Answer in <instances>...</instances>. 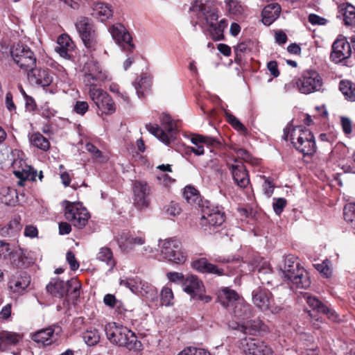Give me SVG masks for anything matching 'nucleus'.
I'll return each mask as SVG.
<instances>
[{"label": "nucleus", "instance_id": "obj_1", "mask_svg": "<svg viewBox=\"0 0 355 355\" xmlns=\"http://www.w3.org/2000/svg\"><path fill=\"white\" fill-rule=\"evenodd\" d=\"M190 10L202 32L213 40L223 39L224 30L227 26V21L221 17L216 0H194Z\"/></svg>", "mask_w": 355, "mask_h": 355}, {"label": "nucleus", "instance_id": "obj_2", "mask_svg": "<svg viewBox=\"0 0 355 355\" xmlns=\"http://www.w3.org/2000/svg\"><path fill=\"white\" fill-rule=\"evenodd\" d=\"M279 268L284 277L291 284L293 288L306 289L310 286L309 273L301 266L294 255L286 256L283 263Z\"/></svg>", "mask_w": 355, "mask_h": 355}, {"label": "nucleus", "instance_id": "obj_3", "mask_svg": "<svg viewBox=\"0 0 355 355\" xmlns=\"http://www.w3.org/2000/svg\"><path fill=\"white\" fill-rule=\"evenodd\" d=\"M282 138L290 140L293 147L304 156L313 155L316 152V144L313 133L302 126L287 127Z\"/></svg>", "mask_w": 355, "mask_h": 355}, {"label": "nucleus", "instance_id": "obj_4", "mask_svg": "<svg viewBox=\"0 0 355 355\" xmlns=\"http://www.w3.org/2000/svg\"><path fill=\"white\" fill-rule=\"evenodd\" d=\"M105 331L107 339L115 345L134 352L142 349V344L135 334L123 325L116 322L109 323L105 326Z\"/></svg>", "mask_w": 355, "mask_h": 355}, {"label": "nucleus", "instance_id": "obj_5", "mask_svg": "<svg viewBox=\"0 0 355 355\" xmlns=\"http://www.w3.org/2000/svg\"><path fill=\"white\" fill-rule=\"evenodd\" d=\"M82 72L83 82L87 92H92L93 89L101 88L103 83L107 78L106 71H103L99 63L93 59L84 64Z\"/></svg>", "mask_w": 355, "mask_h": 355}, {"label": "nucleus", "instance_id": "obj_6", "mask_svg": "<svg viewBox=\"0 0 355 355\" xmlns=\"http://www.w3.org/2000/svg\"><path fill=\"white\" fill-rule=\"evenodd\" d=\"M296 85L298 91L304 94H309L321 90L323 81L320 75L312 69L304 71L296 79L295 83L291 82L285 85V89L288 90Z\"/></svg>", "mask_w": 355, "mask_h": 355}, {"label": "nucleus", "instance_id": "obj_7", "mask_svg": "<svg viewBox=\"0 0 355 355\" xmlns=\"http://www.w3.org/2000/svg\"><path fill=\"white\" fill-rule=\"evenodd\" d=\"M162 125L164 130L157 125L147 124L146 129L165 144L168 145L175 139L176 123L168 114H163L161 118Z\"/></svg>", "mask_w": 355, "mask_h": 355}, {"label": "nucleus", "instance_id": "obj_8", "mask_svg": "<svg viewBox=\"0 0 355 355\" xmlns=\"http://www.w3.org/2000/svg\"><path fill=\"white\" fill-rule=\"evenodd\" d=\"M46 291L52 296L62 298L71 289L75 297L79 295V282L76 279L63 281L59 278L52 279L46 285Z\"/></svg>", "mask_w": 355, "mask_h": 355}, {"label": "nucleus", "instance_id": "obj_9", "mask_svg": "<svg viewBox=\"0 0 355 355\" xmlns=\"http://www.w3.org/2000/svg\"><path fill=\"white\" fill-rule=\"evenodd\" d=\"M11 55L15 63L25 71H29L36 65V57L27 45L17 44L11 49Z\"/></svg>", "mask_w": 355, "mask_h": 355}, {"label": "nucleus", "instance_id": "obj_10", "mask_svg": "<svg viewBox=\"0 0 355 355\" xmlns=\"http://www.w3.org/2000/svg\"><path fill=\"white\" fill-rule=\"evenodd\" d=\"M67 205L65 207V218L71 223V224L78 228L84 227L90 217L87 209L82 204L78 202H67Z\"/></svg>", "mask_w": 355, "mask_h": 355}, {"label": "nucleus", "instance_id": "obj_11", "mask_svg": "<svg viewBox=\"0 0 355 355\" xmlns=\"http://www.w3.org/2000/svg\"><path fill=\"white\" fill-rule=\"evenodd\" d=\"M161 255L168 261L182 264L186 260V255L182 250L181 243L175 239H167L160 246Z\"/></svg>", "mask_w": 355, "mask_h": 355}, {"label": "nucleus", "instance_id": "obj_12", "mask_svg": "<svg viewBox=\"0 0 355 355\" xmlns=\"http://www.w3.org/2000/svg\"><path fill=\"white\" fill-rule=\"evenodd\" d=\"M119 284L128 288L133 293L146 298L153 297L156 294L154 286L139 277L121 279Z\"/></svg>", "mask_w": 355, "mask_h": 355}, {"label": "nucleus", "instance_id": "obj_13", "mask_svg": "<svg viewBox=\"0 0 355 355\" xmlns=\"http://www.w3.org/2000/svg\"><path fill=\"white\" fill-rule=\"evenodd\" d=\"M88 94L92 101L103 114L109 115L116 111V106L113 99L101 88L96 89H93L92 92H88Z\"/></svg>", "mask_w": 355, "mask_h": 355}, {"label": "nucleus", "instance_id": "obj_14", "mask_svg": "<svg viewBox=\"0 0 355 355\" xmlns=\"http://www.w3.org/2000/svg\"><path fill=\"white\" fill-rule=\"evenodd\" d=\"M252 302L261 311H270L277 313L282 309L279 306H275L272 293L267 289L257 288L252 292Z\"/></svg>", "mask_w": 355, "mask_h": 355}, {"label": "nucleus", "instance_id": "obj_15", "mask_svg": "<svg viewBox=\"0 0 355 355\" xmlns=\"http://www.w3.org/2000/svg\"><path fill=\"white\" fill-rule=\"evenodd\" d=\"M109 31L113 40L123 51L132 52L135 49L132 38L123 24H115L109 28Z\"/></svg>", "mask_w": 355, "mask_h": 355}, {"label": "nucleus", "instance_id": "obj_16", "mask_svg": "<svg viewBox=\"0 0 355 355\" xmlns=\"http://www.w3.org/2000/svg\"><path fill=\"white\" fill-rule=\"evenodd\" d=\"M352 55L350 43L344 37H338L332 44L330 55L331 60L335 63H339L349 58Z\"/></svg>", "mask_w": 355, "mask_h": 355}, {"label": "nucleus", "instance_id": "obj_17", "mask_svg": "<svg viewBox=\"0 0 355 355\" xmlns=\"http://www.w3.org/2000/svg\"><path fill=\"white\" fill-rule=\"evenodd\" d=\"M225 221V213L222 211L218 207H207L202 209V214L201 217V224L203 226H209L216 227L221 225Z\"/></svg>", "mask_w": 355, "mask_h": 355}, {"label": "nucleus", "instance_id": "obj_18", "mask_svg": "<svg viewBox=\"0 0 355 355\" xmlns=\"http://www.w3.org/2000/svg\"><path fill=\"white\" fill-rule=\"evenodd\" d=\"M134 202L139 209L147 207L150 204V187L146 182L137 180L133 184Z\"/></svg>", "mask_w": 355, "mask_h": 355}, {"label": "nucleus", "instance_id": "obj_19", "mask_svg": "<svg viewBox=\"0 0 355 355\" xmlns=\"http://www.w3.org/2000/svg\"><path fill=\"white\" fill-rule=\"evenodd\" d=\"M228 311L238 324H241L248 320L252 315L251 306L246 303L243 298L239 300Z\"/></svg>", "mask_w": 355, "mask_h": 355}, {"label": "nucleus", "instance_id": "obj_20", "mask_svg": "<svg viewBox=\"0 0 355 355\" xmlns=\"http://www.w3.org/2000/svg\"><path fill=\"white\" fill-rule=\"evenodd\" d=\"M193 268L202 273H208L223 276L225 275L224 268H219L218 266L211 263L206 258H200L192 262Z\"/></svg>", "mask_w": 355, "mask_h": 355}, {"label": "nucleus", "instance_id": "obj_21", "mask_svg": "<svg viewBox=\"0 0 355 355\" xmlns=\"http://www.w3.org/2000/svg\"><path fill=\"white\" fill-rule=\"evenodd\" d=\"M303 297L308 305L312 308L313 311L326 314L327 317L333 321L337 320L338 315L335 311L322 304L317 297H313L307 293H304Z\"/></svg>", "mask_w": 355, "mask_h": 355}, {"label": "nucleus", "instance_id": "obj_22", "mask_svg": "<svg viewBox=\"0 0 355 355\" xmlns=\"http://www.w3.org/2000/svg\"><path fill=\"white\" fill-rule=\"evenodd\" d=\"M28 71L30 80L43 87L50 85L53 81V77L48 69L33 67Z\"/></svg>", "mask_w": 355, "mask_h": 355}, {"label": "nucleus", "instance_id": "obj_23", "mask_svg": "<svg viewBox=\"0 0 355 355\" xmlns=\"http://www.w3.org/2000/svg\"><path fill=\"white\" fill-rule=\"evenodd\" d=\"M234 183L240 188L244 189L250 184V178L245 166L240 163L230 166Z\"/></svg>", "mask_w": 355, "mask_h": 355}, {"label": "nucleus", "instance_id": "obj_24", "mask_svg": "<svg viewBox=\"0 0 355 355\" xmlns=\"http://www.w3.org/2000/svg\"><path fill=\"white\" fill-rule=\"evenodd\" d=\"M31 339L39 344L49 345L54 343L57 338V334L51 327L40 329L31 334Z\"/></svg>", "mask_w": 355, "mask_h": 355}, {"label": "nucleus", "instance_id": "obj_25", "mask_svg": "<svg viewBox=\"0 0 355 355\" xmlns=\"http://www.w3.org/2000/svg\"><path fill=\"white\" fill-rule=\"evenodd\" d=\"M241 299L238 293L229 288H223L218 292V302L230 311L239 300Z\"/></svg>", "mask_w": 355, "mask_h": 355}, {"label": "nucleus", "instance_id": "obj_26", "mask_svg": "<svg viewBox=\"0 0 355 355\" xmlns=\"http://www.w3.org/2000/svg\"><path fill=\"white\" fill-rule=\"evenodd\" d=\"M31 283V277L26 272H19L14 275L8 282L9 288L14 293H21Z\"/></svg>", "mask_w": 355, "mask_h": 355}, {"label": "nucleus", "instance_id": "obj_27", "mask_svg": "<svg viewBox=\"0 0 355 355\" xmlns=\"http://www.w3.org/2000/svg\"><path fill=\"white\" fill-rule=\"evenodd\" d=\"M182 289L190 295L192 298H195L199 292H204L205 290L202 281L193 275H189L185 278Z\"/></svg>", "mask_w": 355, "mask_h": 355}, {"label": "nucleus", "instance_id": "obj_28", "mask_svg": "<svg viewBox=\"0 0 355 355\" xmlns=\"http://www.w3.org/2000/svg\"><path fill=\"white\" fill-rule=\"evenodd\" d=\"M73 48V42L69 35L62 34L58 37L55 50L61 57L69 59Z\"/></svg>", "mask_w": 355, "mask_h": 355}, {"label": "nucleus", "instance_id": "obj_29", "mask_svg": "<svg viewBox=\"0 0 355 355\" xmlns=\"http://www.w3.org/2000/svg\"><path fill=\"white\" fill-rule=\"evenodd\" d=\"M238 329L245 334L257 335L267 331V327L260 320H245L238 324Z\"/></svg>", "mask_w": 355, "mask_h": 355}, {"label": "nucleus", "instance_id": "obj_30", "mask_svg": "<svg viewBox=\"0 0 355 355\" xmlns=\"http://www.w3.org/2000/svg\"><path fill=\"white\" fill-rule=\"evenodd\" d=\"M22 339L19 334L3 331L0 332V350L6 351L17 345Z\"/></svg>", "mask_w": 355, "mask_h": 355}, {"label": "nucleus", "instance_id": "obj_31", "mask_svg": "<svg viewBox=\"0 0 355 355\" xmlns=\"http://www.w3.org/2000/svg\"><path fill=\"white\" fill-rule=\"evenodd\" d=\"M281 6L277 3H272L262 10V21L266 26L272 24L279 17L281 12Z\"/></svg>", "mask_w": 355, "mask_h": 355}, {"label": "nucleus", "instance_id": "obj_32", "mask_svg": "<svg viewBox=\"0 0 355 355\" xmlns=\"http://www.w3.org/2000/svg\"><path fill=\"white\" fill-rule=\"evenodd\" d=\"M195 146L191 148V150L196 155H201L204 154V148L202 144L207 146H214L216 140L212 137L196 135H193L191 139Z\"/></svg>", "mask_w": 355, "mask_h": 355}, {"label": "nucleus", "instance_id": "obj_33", "mask_svg": "<svg viewBox=\"0 0 355 355\" xmlns=\"http://www.w3.org/2000/svg\"><path fill=\"white\" fill-rule=\"evenodd\" d=\"M145 241V237L143 236H129L125 239L121 238L118 242L120 248L123 251L128 252L133 250L136 246L144 245Z\"/></svg>", "mask_w": 355, "mask_h": 355}, {"label": "nucleus", "instance_id": "obj_34", "mask_svg": "<svg viewBox=\"0 0 355 355\" xmlns=\"http://www.w3.org/2000/svg\"><path fill=\"white\" fill-rule=\"evenodd\" d=\"M92 8V15L101 21H105L112 15V11L107 3L103 2H94Z\"/></svg>", "mask_w": 355, "mask_h": 355}, {"label": "nucleus", "instance_id": "obj_35", "mask_svg": "<svg viewBox=\"0 0 355 355\" xmlns=\"http://www.w3.org/2000/svg\"><path fill=\"white\" fill-rule=\"evenodd\" d=\"M96 259L104 262L108 267V270L111 271L116 266V261L114 259L112 250L107 247L101 248L96 254Z\"/></svg>", "mask_w": 355, "mask_h": 355}, {"label": "nucleus", "instance_id": "obj_36", "mask_svg": "<svg viewBox=\"0 0 355 355\" xmlns=\"http://www.w3.org/2000/svg\"><path fill=\"white\" fill-rule=\"evenodd\" d=\"M339 12L343 15V19L346 26H355V7L351 4L339 6Z\"/></svg>", "mask_w": 355, "mask_h": 355}, {"label": "nucleus", "instance_id": "obj_37", "mask_svg": "<svg viewBox=\"0 0 355 355\" xmlns=\"http://www.w3.org/2000/svg\"><path fill=\"white\" fill-rule=\"evenodd\" d=\"M29 140L31 145L42 150L46 151L50 148L49 140L40 132L32 134L29 137Z\"/></svg>", "mask_w": 355, "mask_h": 355}, {"label": "nucleus", "instance_id": "obj_38", "mask_svg": "<svg viewBox=\"0 0 355 355\" xmlns=\"http://www.w3.org/2000/svg\"><path fill=\"white\" fill-rule=\"evenodd\" d=\"M257 343H260V340L245 337L241 338L239 342V347L247 355H252L254 349H256Z\"/></svg>", "mask_w": 355, "mask_h": 355}, {"label": "nucleus", "instance_id": "obj_39", "mask_svg": "<svg viewBox=\"0 0 355 355\" xmlns=\"http://www.w3.org/2000/svg\"><path fill=\"white\" fill-rule=\"evenodd\" d=\"M339 89L347 99L355 101V84L349 80H341Z\"/></svg>", "mask_w": 355, "mask_h": 355}, {"label": "nucleus", "instance_id": "obj_40", "mask_svg": "<svg viewBox=\"0 0 355 355\" xmlns=\"http://www.w3.org/2000/svg\"><path fill=\"white\" fill-rule=\"evenodd\" d=\"M85 46L89 49H95L97 45V36L94 28L89 30L80 36Z\"/></svg>", "mask_w": 355, "mask_h": 355}, {"label": "nucleus", "instance_id": "obj_41", "mask_svg": "<svg viewBox=\"0 0 355 355\" xmlns=\"http://www.w3.org/2000/svg\"><path fill=\"white\" fill-rule=\"evenodd\" d=\"M344 218L355 233V203H349L344 207Z\"/></svg>", "mask_w": 355, "mask_h": 355}, {"label": "nucleus", "instance_id": "obj_42", "mask_svg": "<svg viewBox=\"0 0 355 355\" xmlns=\"http://www.w3.org/2000/svg\"><path fill=\"white\" fill-rule=\"evenodd\" d=\"M225 118L227 122L238 132L243 135L248 133L247 128L245 125L233 114L230 112H225Z\"/></svg>", "mask_w": 355, "mask_h": 355}, {"label": "nucleus", "instance_id": "obj_43", "mask_svg": "<svg viewBox=\"0 0 355 355\" xmlns=\"http://www.w3.org/2000/svg\"><path fill=\"white\" fill-rule=\"evenodd\" d=\"M184 197L189 204H196L199 202V193L193 187L187 186L184 190Z\"/></svg>", "mask_w": 355, "mask_h": 355}, {"label": "nucleus", "instance_id": "obj_44", "mask_svg": "<svg viewBox=\"0 0 355 355\" xmlns=\"http://www.w3.org/2000/svg\"><path fill=\"white\" fill-rule=\"evenodd\" d=\"M76 28L80 35L87 33L89 30L94 28V26L91 21L87 17H80L76 23Z\"/></svg>", "mask_w": 355, "mask_h": 355}, {"label": "nucleus", "instance_id": "obj_45", "mask_svg": "<svg viewBox=\"0 0 355 355\" xmlns=\"http://www.w3.org/2000/svg\"><path fill=\"white\" fill-rule=\"evenodd\" d=\"M226 9L231 15H240L243 12V7L239 0L225 1Z\"/></svg>", "mask_w": 355, "mask_h": 355}, {"label": "nucleus", "instance_id": "obj_46", "mask_svg": "<svg viewBox=\"0 0 355 355\" xmlns=\"http://www.w3.org/2000/svg\"><path fill=\"white\" fill-rule=\"evenodd\" d=\"M83 338L88 345L93 346L99 342L100 335L96 329L87 330L85 332Z\"/></svg>", "mask_w": 355, "mask_h": 355}, {"label": "nucleus", "instance_id": "obj_47", "mask_svg": "<svg viewBox=\"0 0 355 355\" xmlns=\"http://www.w3.org/2000/svg\"><path fill=\"white\" fill-rule=\"evenodd\" d=\"M252 46V43L250 40H247L238 44L234 49L236 57L241 59L243 53H247L251 51Z\"/></svg>", "mask_w": 355, "mask_h": 355}, {"label": "nucleus", "instance_id": "obj_48", "mask_svg": "<svg viewBox=\"0 0 355 355\" xmlns=\"http://www.w3.org/2000/svg\"><path fill=\"white\" fill-rule=\"evenodd\" d=\"M272 350L269 346L260 341V343H257L256 349H254L252 355H272Z\"/></svg>", "mask_w": 355, "mask_h": 355}, {"label": "nucleus", "instance_id": "obj_49", "mask_svg": "<svg viewBox=\"0 0 355 355\" xmlns=\"http://www.w3.org/2000/svg\"><path fill=\"white\" fill-rule=\"evenodd\" d=\"M178 355H210V354L204 349L189 347L184 349Z\"/></svg>", "mask_w": 355, "mask_h": 355}, {"label": "nucleus", "instance_id": "obj_50", "mask_svg": "<svg viewBox=\"0 0 355 355\" xmlns=\"http://www.w3.org/2000/svg\"><path fill=\"white\" fill-rule=\"evenodd\" d=\"M21 162V161L18 162L17 160H15L12 163V168L14 169L13 173L15 175L20 179L19 184H22V182L25 181L26 179L29 178L28 171L26 169L22 170H17L16 166L18 163Z\"/></svg>", "mask_w": 355, "mask_h": 355}, {"label": "nucleus", "instance_id": "obj_51", "mask_svg": "<svg viewBox=\"0 0 355 355\" xmlns=\"http://www.w3.org/2000/svg\"><path fill=\"white\" fill-rule=\"evenodd\" d=\"M164 211L168 216L175 217L181 213L182 209L179 204L171 202L169 205L165 206Z\"/></svg>", "mask_w": 355, "mask_h": 355}, {"label": "nucleus", "instance_id": "obj_52", "mask_svg": "<svg viewBox=\"0 0 355 355\" xmlns=\"http://www.w3.org/2000/svg\"><path fill=\"white\" fill-rule=\"evenodd\" d=\"M273 200V210L276 214L279 215L286 205V200L283 198H274Z\"/></svg>", "mask_w": 355, "mask_h": 355}, {"label": "nucleus", "instance_id": "obj_53", "mask_svg": "<svg viewBox=\"0 0 355 355\" xmlns=\"http://www.w3.org/2000/svg\"><path fill=\"white\" fill-rule=\"evenodd\" d=\"M315 269L325 277H329L331 275V270L328 265V262L324 261L321 263L314 265Z\"/></svg>", "mask_w": 355, "mask_h": 355}, {"label": "nucleus", "instance_id": "obj_54", "mask_svg": "<svg viewBox=\"0 0 355 355\" xmlns=\"http://www.w3.org/2000/svg\"><path fill=\"white\" fill-rule=\"evenodd\" d=\"M146 82V78L141 76L140 78H137L133 83L135 89H136L137 94L139 98L144 96L143 89L146 87L144 85Z\"/></svg>", "mask_w": 355, "mask_h": 355}, {"label": "nucleus", "instance_id": "obj_55", "mask_svg": "<svg viewBox=\"0 0 355 355\" xmlns=\"http://www.w3.org/2000/svg\"><path fill=\"white\" fill-rule=\"evenodd\" d=\"M162 303L165 305H170L173 298L172 290L169 288H164L161 292Z\"/></svg>", "mask_w": 355, "mask_h": 355}, {"label": "nucleus", "instance_id": "obj_56", "mask_svg": "<svg viewBox=\"0 0 355 355\" xmlns=\"http://www.w3.org/2000/svg\"><path fill=\"white\" fill-rule=\"evenodd\" d=\"M166 276L171 282L176 283V284H180L182 286L183 285L184 282L185 281V278H184V275L180 272H168Z\"/></svg>", "mask_w": 355, "mask_h": 355}, {"label": "nucleus", "instance_id": "obj_57", "mask_svg": "<svg viewBox=\"0 0 355 355\" xmlns=\"http://www.w3.org/2000/svg\"><path fill=\"white\" fill-rule=\"evenodd\" d=\"M88 108L89 105L86 101H78L74 105L73 110L76 113L83 115L88 110Z\"/></svg>", "mask_w": 355, "mask_h": 355}, {"label": "nucleus", "instance_id": "obj_58", "mask_svg": "<svg viewBox=\"0 0 355 355\" xmlns=\"http://www.w3.org/2000/svg\"><path fill=\"white\" fill-rule=\"evenodd\" d=\"M11 254L10 245L8 243L0 241V259H6Z\"/></svg>", "mask_w": 355, "mask_h": 355}, {"label": "nucleus", "instance_id": "obj_59", "mask_svg": "<svg viewBox=\"0 0 355 355\" xmlns=\"http://www.w3.org/2000/svg\"><path fill=\"white\" fill-rule=\"evenodd\" d=\"M309 21L313 25H324L327 24V20L315 14H310L309 15Z\"/></svg>", "mask_w": 355, "mask_h": 355}, {"label": "nucleus", "instance_id": "obj_60", "mask_svg": "<svg viewBox=\"0 0 355 355\" xmlns=\"http://www.w3.org/2000/svg\"><path fill=\"white\" fill-rule=\"evenodd\" d=\"M263 178H264V183L263 184L264 193L267 196L268 198H270L272 196V194L273 193L274 185L268 180V178H267L264 176Z\"/></svg>", "mask_w": 355, "mask_h": 355}, {"label": "nucleus", "instance_id": "obj_61", "mask_svg": "<svg viewBox=\"0 0 355 355\" xmlns=\"http://www.w3.org/2000/svg\"><path fill=\"white\" fill-rule=\"evenodd\" d=\"M67 261H68L72 270H76L79 268V263L76 261L75 255L72 252L69 251L67 253Z\"/></svg>", "mask_w": 355, "mask_h": 355}, {"label": "nucleus", "instance_id": "obj_62", "mask_svg": "<svg viewBox=\"0 0 355 355\" xmlns=\"http://www.w3.org/2000/svg\"><path fill=\"white\" fill-rule=\"evenodd\" d=\"M103 302L106 306L114 308L116 303H119V300L114 295L106 294L103 297Z\"/></svg>", "mask_w": 355, "mask_h": 355}, {"label": "nucleus", "instance_id": "obj_63", "mask_svg": "<svg viewBox=\"0 0 355 355\" xmlns=\"http://www.w3.org/2000/svg\"><path fill=\"white\" fill-rule=\"evenodd\" d=\"M267 69L273 77L277 78L279 76V71L276 61L272 60L268 62Z\"/></svg>", "mask_w": 355, "mask_h": 355}, {"label": "nucleus", "instance_id": "obj_64", "mask_svg": "<svg viewBox=\"0 0 355 355\" xmlns=\"http://www.w3.org/2000/svg\"><path fill=\"white\" fill-rule=\"evenodd\" d=\"M86 150L92 154L96 158H101L102 153L94 145L91 143L86 144Z\"/></svg>", "mask_w": 355, "mask_h": 355}]
</instances>
